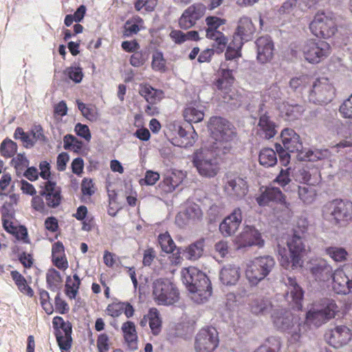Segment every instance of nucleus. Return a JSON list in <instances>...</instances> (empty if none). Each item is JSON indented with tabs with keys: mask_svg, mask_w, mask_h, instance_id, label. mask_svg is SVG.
Wrapping results in <instances>:
<instances>
[{
	"mask_svg": "<svg viewBox=\"0 0 352 352\" xmlns=\"http://www.w3.org/2000/svg\"><path fill=\"white\" fill-rule=\"evenodd\" d=\"M307 236L298 230H294L293 234L288 238L287 245L289 254L286 250L278 247V254L281 256L280 263L286 270H296L303 265V257L307 253Z\"/></svg>",
	"mask_w": 352,
	"mask_h": 352,
	"instance_id": "1",
	"label": "nucleus"
},
{
	"mask_svg": "<svg viewBox=\"0 0 352 352\" xmlns=\"http://www.w3.org/2000/svg\"><path fill=\"white\" fill-rule=\"evenodd\" d=\"M181 274L183 283L190 292L192 300L201 303L211 296L210 280L201 271L195 267H189L183 269Z\"/></svg>",
	"mask_w": 352,
	"mask_h": 352,
	"instance_id": "2",
	"label": "nucleus"
},
{
	"mask_svg": "<svg viewBox=\"0 0 352 352\" xmlns=\"http://www.w3.org/2000/svg\"><path fill=\"white\" fill-rule=\"evenodd\" d=\"M211 131L210 144L218 153H231L234 144L235 133L232 124L221 117H212L209 122Z\"/></svg>",
	"mask_w": 352,
	"mask_h": 352,
	"instance_id": "3",
	"label": "nucleus"
},
{
	"mask_svg": "<svg viewBox=\"0 0 352 352\" xmlns=\"http://www.w3.org/2000/svg\"><path fill=\"white\" fill-rule=\"evenodd\" d=\"M212 145L196 150L192 155V162L200 175L212 178L215 177L219 170V164L217 157L228 154V153H218L215 151Z\"/></svg>",
	"mask_w": 352,
	"mask_h": 352,
	"instance_id": "4",
	"label": "nucleus"
},
{
	"mask_svg": "<svg viewBox=\"0 0 352 352\" xmlns=\"http://www.w3.org/2000/svg\"><path fill=\"white\" fill-rule=\"evenodd\" d=\"M322 212L327 220L336 225L344 226L352 220V202L334 199L324 206Z\"/></svg>",
	"mask_w": 352,
	"mask_h": 352,
	"instance_id": "5",
	"label": "nucleus"
},
{
	"mask_svg": "<svg viewBox=\"0 0 352 352\" xmlns=\"http://www.w3.org/2000/svg\"><path fill=\"white\" fill-rule=\"evenodd\" d=\"M275 263L274 258L270 256L256 257L248 263L245 270V276L250 285H258L272 272Z\"/></svg>",
	"mask_w": 352,
	"mask_h": 352,
	"instance_id": "6",
	"label": "nucleus"
},
{
	"mask_svg": "<svg viewBox=\"0 0 352 352\" xmlns=\"http://www.w3.org/2000/svg\"><path fill=\"white\" fill-rule=\"evenodd\" d=\"M310 29L317 37H331L337 32L335 16L332 13L318 12L310 23Z\"/></svg>",
	"mask_w": 352,
	"mask_h": 352,
	"instance_id": "7",
	"label": "nucleus"
},
{
	"mask_svg": "<svg viewBox=\"0 0 352 352\" xmlns=\"http://www.w3.org/2000/svg\"><path fill=\"white\" fill-rule=\"evenodd\" d=\"M338 307L334 300L325 298L322 300L320 307H315L307 314V321L316 327H319L333 318L338 311Z\"/></svg>",
	"mask_w": 352,
	"mask_h": 352,
	"instance_id": "8",
	"label": "nucleus"
},
{
	"mask_svg": "<svg viewBox=\"0 0 352 352\" xmlns=\"http://www.w3.org/2000/svg\"><path fill=\"white\" fill-rule=\"evenodd\" d=\"M219 342L217 329L213 327L202 328L195 340L196 352H214Z\"/></svg>",
	"mask_w": 352,
	"mask_h": 352,
	"instance_id": "9",
	"label": "nucleus"
},
{
	"mask_svg": "<svg viewBox=\"0 0 352 352\" xmlns=\"http://www.w3.org/2000/svg\"><path fill=\"white\" fill-rule=\"evenodd\" d=\"M334 95V89L327 78L317 79L313 82L309 99L315 104H323L331 102Z\"/></svg>",
	"mask_w": 352,
	"mask_h": 352,
	"instance_id": "10",
	"label": "nucleus"
},
{
	"mask_svg": "<svg viewBox=\"0 0 352 352\" xmlns=\"http://www.w3.org/2000/svg\"><path fill=\"white\" fill-rule=\"evenodd\" d=\"M54 335L57 343L62 351H68L72 346V325L70 322H65L60 316H55L52 320Z\"/></svg>",
	"mask_w": 352,
	"mask_h": 352,
	"instance_id": "11",
	"label": "nucleus"
},
{
	"mask_svg": "<svg viewBox=\"0 0 352 352\" xmlns=\"http://www.w3.org/2000/svg\"><path fill=\"white\" fill-rule=\"evenodd\" d=\"M305 59L311 63H318L330 53V45L324 41H307L302 47Z\"/></svg>",
	"mask_w": 352,
	"mask_h": 352,
	"instance_id": "12",
	"label": "nucleus"
},
{
	"mask_svg": "<svg viewBox=\"0 0 352 352\" xmlns=\"http://www.w3.org/2000/svg\"><path fill=\"white\" fill-rule=\"evenodd\" d=\"M206 21L208 26V28L206 30V37L214 41L213 47H216L217 52L220 54L224 50L228 39L221 32L217 30V29L220 25L224 24L226 20L217 16H208L206 19Z\"/></svg>",
	"mask_w": 352,
	"mask_h": 352,
	"instance_id": "13",
	"label": "nucleus"
},
{
	"mask_svg": "<svg viewBox=\"0 0 352 352\" xmlns=\"http://www.w3.org/2000/svg\"><path fill=\"white\" fill-rule=\"evenodd\" d=\"M49 208H56L62 204L63 196L61 188L56 182L48 180L43 183L39 190Z\"/></svg>",
	"mask_w": 352,
	"mask_h": 352,
	"instance_id": "14",
	"label": "nucleus"
},
{
	"mask_svg": "<svg viewBox=\"0 0 352 352\" xmlns=\"http://www.w3.org/2000/svg\"><path fill=\"white\" fill-rule=\"evenodd\" d=\"M178 292L168 279H157L155 282V300L159 304L171 305L178 298Z\"/></svg>",
	"mask_w": 352,
	"mask_h": 352,
	"instance_id": "15",
	"label": "nucleus"
},
{
	"mask_svg": "<svg viewBox=\"0 0 352 352\" xmlns=\"http://www.w3.org/2000/svg\"><path fill=\"white\" fill-rule=\"evenodd\" d=\"M333 287L338 294H346L352 292V264L346 265L342 270L334 272Z\"/></svg>",
	"mask_w": 352,
	"mask_h": 352,
	"instance_id": "16",
	"label": "nucleus"
},
{
	"mask_svg": "<svg viewBox=\"0 0 352 352\" xmlns=\"http://www.w3.org/2000/svg\"><path fill=\"white\" fill-rule=\"evenodd\" d=\"M223 189L230 197L240 199L248 193V182L239 175H227Z\"/></svg>",
	"mask_w": 352,
	"mask_h": 352,
	"instance_id": "17",
	"label": "nucleus"
},
{
	"mask_svg": "<svg viewBox=\"0 0 352 352\" xmlns=\"http://www.w3.org/2000/svg\"><path fill=\"white\" fill-rule=\"evenodd\" d=\"M352 338L350 329L346 326H338L325 334L327 342L335 348H340L349 343Z\"/></svg>",
	"mask_w": 352,
	"mask_h": 352,
	"instance_id": "18",
	"label": "nucleus"
},
{
	"mask_svg": "<svg viewBox=\"0 0 352 352\" xmlns=\"http://www.w3.org/2000/svg\"><path fill=\"white\" fill-rule=\"evenodd\" d=\"M236 240L239 248L252 245L263 247L264 245V240L262 239L261 233L254 227L249 226L244 228Z\"/></svg>",
	"mask_w": 352,
	"mask_h": 352,
	"instance_id": "19",
	"label": "nucleus"
},
{
	"mask_svg": "<svg viewBox=\"0 0 352 352\" xmlns=\"http://www.w3.org/2000/svg\"><path fill=\"white\" fill-rule=\"evenodd\" d=\"M264 104H261L258 109L259 120L258 123V130L267 140L274 138L278 131L277 125L273 121L267 111H263Z\"/></svg>",
	"mask_w": 352,
	"mask_h": 352,
	"instance_id": "20",
	"label": "nucleus"
},
{
	"mask_svg": "<svg viewBox=\"0 0 352 352\" xmlns=\"http://www.w3.org/2000/svg\"><path fill=\"white\" fill-rule=\"evenodd\" d=\"M309 271L316 280L328 281L333 279V270L332 267L325 261L319 260L310 263Z\"/></svg>",
	"mask_w": 352,
	"mask_h": 352,
	"instance_id": "21",
	"label": "nucleus"
},
{
	"mask_svg": "<svg viewBox=\"0 0 352 352\" xmlns=\"http://www.w3.org/2000/svg\"><path fill=\"white\" fill-rule=\"evenodd\" d=\"M287 291L285 295L288 302L292 305L294 308L300 309L302 307L303 299V291L298 285L295 278L287 277L285 281Z\"/></svg>",
	"mask_w": 352,
	"mask_h": 352,
	"instance_id": "22",
	"label": "nucleus"
},
{
	"mask_svg": "<svg viewBox=\"0 0 352 352\" xmlns=\"http://www.w3.org/2000/svg\"><path fill=\"white\" fill-rule=\"evenodd\" d=\"M255 31V28L248 17H242L239 21L236 31L234 36V42L237 43L238 48H241L243 41H248L252 38Z\"/></svg>",
	"mask_w": 352,
	"mask_h": 352,
	"instance_id": "23",
	"label": "nucleus"
},
{
	"mask_svg": "<svg viewBox=\"0 0 352 352\" xmlns=\"http://www.w3.org/2000/svg\"><path fill=\"white\" fill-rule=\"evenodd\" d=\"M282 143L285 148L290 153L300 154L303 150L300 136L292 129H285L280 134Z\"/></svg>",
	"mask_w": 352,
	"mask_h": 352,
	"instance_id": "24",
	"label": "nucleus"
},
{
	"mask_svg": "<svg viewBox=\"0 0 352 352\" xmlns=\"http://www.w3.org/2000/svg\"><path fill=\"white\" fill-rule=\"evenodd\" d=\"M241 221V210L240 208H236L221 222L219 226V230L224 236H231L238 230Z\"/></svg>",
	"mask_w": 352,
	"mask_h": 352,
	"instance_id": "25",
	"label": "nucleus"
},
{
	"mask_svg": "<svg viewBox=\"0 0 352 352\" xmlns=\"http://www.w3.org/2000/svg\"><path fill=\"white\" fill-rule=\"evenodd\" d=\"M185 176L182 170H168L164 175L163 182L159 184V188L164 192H170L182 182Z\"/></svg>",
	"mask_w": 352,
	"mask_h": 352,
	"instance_id": "26",
	"label": "nucleus"
},
{
	"mask_svg": "<svg viewBox=\"0 0 352 352\" xmlns=\"http://www.w3.org/2000/svg\"><path fill=\"white\" fill-rule=\"evenodd\" d=\"M257 60L261 63L270 61L273 57L274 43L269 36H261L256 41Z\"/></svg>",
	"mask_w": 352,
	"mask_h": 352,
	"instance_id": "27",
	"label": "nucleus"
},
{
	"mask_svg": "<svg viewBox=\"0 0 352 352\" xmlns=\"http://www.w3.org/2000/svg\"><path fill=\"white\" fill-rule=\"evenodd\" d=\"M274 324L282 331H290L295 325L296 321L293 314L287 310H278L273 316Z\"/></svg>",
	"mask_w": 352,
	"mask_h": 352,
	"instance_id": "28",
	"label": "nucleus"
},
{
	"mask_svg": "<svg viewBox=\"0 0 352 352\" xmlns=\"http://www.w3.org/2000/svg\"><path fill=\"white\" fill-rule=\"evenodd\" d=\"M121 330L124 342L131 351L138 349V334L135 325L132 321H126L122 324Z\"/></svg>",
	"mask_w": 352,
	"mask_h": 352,
	"instance_id": "29",
	"label": "nucleus"
},
{
	"mask_svg": "<svg viewBox=\"0 0 352 352\" xmlns=\"http://www.w3.org/2000/svg\"><path fill=\"white\" fill-rule=\"evenodd\" d=\"M271 201L280 202L285 204L287 207L289 205L285 201V197L278 188H267L256 198V201L260 206H265Z\"/></svg>",
	"mask_w": 352,
	"mask_h": 352,
	"instance_id": "30",
	"label": "nucleus"
},
{
	"mask_svg": "<svg viewBox=\"0 0 352 352\" xmlns=\"http://www.w3.org/2000/svg\"><path fill=\"white\" fill-rule=\"evenodd\" d=\"M52 258L53 264L59 270H65L68 267V261L62 242L57 241L52 245Z\"/></svg>",
	"mask_w": 352,
	"mask_h": 352,
	"instance_id": "31",
	"label": "nucleus"
},
{
	"mask_svg": "<svg viewBox=\"0 0 352 352\" xmlns=\"http://www.w3.org/2000/svg\"><path fill=\"white\" fill-rule=\"evenodd\" d=\"M250 307L252 314L255 315H265L270 313L272 309V304L268 298L260 296L251 300Z\"/></svg>",
	"mask_w": 352,
	"mask_h": 352,
	"instance_id": "32",
	"label": "nucleus"
},
{
	"mask_svg": "<svg viewBox=\"0 0 352 352\" xmlns=\"http://www.w3.org/2000/svg\"><path fill=\"white\" fill-rule=\"evenodd\" d=\"M240 278V269L234 265L224 266L220 272V280L226 285H232L236 283Z\"/></svg>",
	"mask_w": 352,
	"mask_h": 352,
	"instance_id": "33",
	"label": "nucleus"
},
{
	"mask_svg": "<svg viewBox=\"0 0 352 352\" xmlns=\"http://www.w3.org/2000/svg\"><path fill=\"white\" fill-rule=\"evenodd\" d=\"M188 129H184V133L179 137L173 138V144L180 147L192 146L197 138V134L192 126H188Z\"/></svg>",
	"mask_w": 352,
	"mask_h": 352,
	"instance_id": "34",
	"label": "nucleus"
},
{
	"mask_svg": "<svg viewBox=\"0 0 352 352\" xmlns=\"http://www.w3.org/2000/svg\"><path fill=\"white\" fill-rule=\"evenodd\" d=\"M290 188L291 191H296L298 190L299 198L306 204H311L315 199L316 193L315 189L311 185H307L303 186H296L292 184L285 190L287 191Z\"/></svg>",
	"mask_w": 352,
	"mask_h": 352,
	"instance_id": "35",
	"label": "nucleus"
},
{
	"mask_svg": "<svg viewBox=\"0 0 352 352\" xmlns=\"http://www.w3.org/2000/svg\"><path fill=\"white\" fill-rule=\"evenodd\" d=\"M81 280L77 274L66 278L65 294L71 300L75 299L78 294Z\"/></svg>",
	"mask_w": 352,
	"mask_h": 352,
	"instance_id": "36",
	"label": "nucleus"
},
{
	"mask_svg": "<svg viewBox=\"0 0 352 352\" xmlns=\"http://www.w3.org/2000/svg\"><path fill=\"white\" fill-rule=\"evenodd\" d=\"M10 276L18 289L22 294L30 298L34 296L33 289L28 285L25 278L20 272L16 270H12L10 272Z\"/></svg>",
	"mask_w": 352,
	"mask_h": 352,
	"instance_id": "37",
	"label": "nucleus"
},
{
	"mask_svg": "<svg viewBox=\"0 0 352 352\" xmlns=\"http://www.w3.org/2000/svg\"><path fill=\"white\" fill-rule=\"evenodd\" d=\"M182 216L186 219L185 224H194L201 221L203 212L198 205L192 204L189 206L182 214L177 215V220Z\"/></svg>",
	"mask_w": 352,
	"mask_h": 352,
	"instance_id": "38",
	"label": "nucleus"
},
{
	"mask_svg": "<svg viewBox=\"0 0 352 352\" xmlns=\"http://www.w3.org/2000/svg\"><path fill=\"white\" fill-rule=\"evenodd\" d=\"M204 238H201L199 240L190 244L186 248L188 258L191 260H197L199 258H200L204 252Z\"/></svg>",
	"mask_w": 352,
	"mask_h": 352,
	"instance_id": "39",
	"label": "nucleus"
},
{
	"mask_svg": "<svg viewBox=\"0 0 352 352\" xmlns=\"http://www.w3.org/2000/svg\"><path fill=\"white\" fill-rule=\"evenodd\" d=\"M259 162L265 167L274 166L277 162L276 153L269 148L262 149L259 154Z\"/></svg>",
	"mask_w": 352,
	"mask_h": 352,
	"instance_id": "40",
	"label": "nucleus"
},
{
	"mask_svg": "<svg viewBox=\"0 0 352 352\" xmlns=\"http://www.w3.org/2000/svg\"><path fill=\"white\" fill-rule=\"evenodd\" d=\"M327 255L336 262H344L347 260L348 252L342 247L331 246L324 249Z\"/></svg>",
	"mask_w": 352,
	"mask_h": 352,
	"instance_id": "41",
	"label": "nucleus"
},
{
	"mask_svg": "<svg viewBox=\"0 0 352 352\" xmlns=\"http://www.w3.org/2000/svg\"><path fill=\"white\" fill-rule=\"evenodd\" d=\"M63 281L62 276L59 272L55 269H50L46 274V282L48 288L54 291L59 288Z\"/></svg>",
	"mask_w": 352,
	"mask_h": 352,
	"instance_id": "42",
	"label": "nucleus"
},
{
	"mask_svg": "<svg viewBox=\"0 0 352 352\" xmlns=\"http://www.w3.org/2000/svg\"><path fill=\"white\" fill-rule=\"evenodd\" d=\"M39 300L41 306L47 315H51L54 311V307L52 304L49 293L43 289H38Z\"/></svg>",
	"mask_w": 352,
	"mask_h": 352,
	"instance_id": "43",
	"label": "nucleus"
},
{
	"mask_svg": "<svg viewBox=\"0 0 352 352\" xmlns=\"http://www.w3.org/2000/svg\"><path fill=\"white\" fill-rule=\"evenodd\" d=\"M39 300L41 306L47 315H51L54 311V307L52 304L49 293L43 289H38Z\"/></svg>",
	"mask_w": 352,
	"mask_h": 352,
	"instance_id": "44",
	"label": "nucleus"
},
{
	"mask_svg": "<svg viewBox=\"0 0 352 352\" xmlns=\"http://www.w3.org/2000/svg\"><path fill=\"white\" fill-rule=\"evenodd\" d=\"M184 116L188 122H199L204 119V113L201 109H198L194 107H188L185 109Z\"/></svg>",
	"mask_w": 352,
	"mask_h": 352,
	"instance_id": "45",
	"label": "nucleus"
},
{
	"mask_svg": "<svg viewBox=\"0 0 352 352\" xmlns=\"http://www.w3.org/2000/svg\"><path fill=\"white\" fill-rule=\"evenodd\" d=\"M63 142V147L65 150H71L76 153H78L82 148L83 146L80 140H78L75 136L71 134H67L64 137Z\"/></svg>",
	"mask_w": 352,
	"mask_h": 352,
	"instance_id": "46",
	"label": "nucleus"
},
{
	"mask_svg": "<svg viewBox=\"0 0 352 352\" xmlns=\"http://www.w3.org/2000/svg\"><path fill=\"white\" fill-rule=\"evenodd\" d=\"M17 151L16 144L11 140H4L0 146V152L2 156L6 158L13 157Z\"/></svg>",
	"mask_w": 352,
	"mask_h": 352,
	"instance_id": "47",
	"label": "nucleus"
},
{
	"mask_svg": "<svg viewBox=\"0 0 352 352\" xmlns=\"http://www.w3.org/2000/svg\"><path fill=\"white\" fill-rule=\"evenodd\" d=\"M158 243L162 250L167 254L173 252L176 248L174 241L167 232L160 234L158 236Z\"/></svg>",
	"mask_w": 352,
	"mask_h": 352,
	"instance_id": "48",
	"label": "nucleus"
},
{
	"mask_svg": "<svg viewBox=\"0 0 352 352\" xmlns=\"http://www.w3.org/2000/svg\"><path fill=\"white\" fill-rule=\"evenodd\" d=\"M223 98L224 102L233 108H239L243 102V97L232 91L225 92Z\"/></svg>",
	"mask_w": 352,
	"mask_h": 352,
	"instance_id": "49",
	"label": "nucleus"
},
{
	"mask_svg": "<svg viewBox=\"0 0 352 352\" xmlns=\"http://www.w3.org/2000/svg\"><path fill=\"white\" fill-rule=\"evenodd\" d=\"M219 74L220 77L214 83L216 87L222 86L223 81H226L227 85H232L234 80L232 76V69H229L228 66L226 68L221 67L219 71Z\"/></svg>",
	"mask_w": 352,
	"mask_h": 352,
	"instance_id": "50",
	"label": "nucleus"
},
{
	"mask_svg": "<svg viewBox=\"0 0 352 352\" xmlns=\"http://www.w3.org/2000/svg\"><path fill=\"white\" fill-rule=\"evenodd\" d=\"M76 102L78 109L84 117L91 121L96 119L97 116L94 106L86 104L82 102H80L79 100H77Z\"/></svg>",
	"mask_w": 352,
	"mask_h": 352,
	"instance_id": "51",
	"label": "nucleus"
},
{
	"mask_svg": "<svg viewBox=\"0 0 352 352\" xmlns=\"http://www.w3.org/2000/svg\"><path fill=\"white\" fill-rule=\"evenodd\" d=\"M206 8L202 4H194L188 7L186 10V14L190 16L195 22L201 19L205 13Z\"/></svg>",
	"mask_w": 352,
	"mask_h": 352,
	"instance_id": "52",
	"label": "nucleus"
},
{
	"mask_svg": "<svg viewBox=\"0 0 352 352\" xmlns=\"http://www.w3.org/2000/svg\"><path fill=\"white\" fill-rule=\"evenodd\" d=\"M15 139H19L26 148L32 147L34 145V141L30 138V135L25 133L21 127H17L14 133Z\"/></svg>",
	"mask_w": 352,
	"mask_h": 352,
	"instance_id": "53",
	"label": "nucleus"
},
{
	"mask_svg": "<svg viewBox=\"0 0 352 352\" xmlns=\"http://www.w3.org/2000/svg\"><path fill=\"white\" fill-rule=\"evenodd\" d=\"M111 340L107 333H100L96 340L98 352H109L111 346Z\"/></svg>",
	"mask_w": 352,
	"mask_h": 352,
	"instance_id": "54",
	"label": "nucleus"
},
{
	"mask_svg": "<svg viewBox=\"0 0 352 352\" xmlns=\"http://www.w3.org/2000/svg\"><path fill=\"white\" fill-rule=\"evenodd\" d=\"M311 82V78L308 76H301L295 77L290 80L289 87L294 90L302 89Z\"/></svg>",
	"mask_w": 352,
	"mask_h": 352,
	"instance_id": "55",
	"label": "nucleus"
},
{
	"mask_svg": "<svg viewBox=\"0 0 352 352\" xmlns=\"http://www.w3.org/2000/svg\"><path fill=\"white\" fill-rule=\"evenodd\" d=\"M154 88L148 85H142L140 88V94L143 96L149 104L147 106L148 109H151L154 104V93L153 91Z\"/></svg>",
	"mask_w": 352,
	"mask_h": 352,
	"instance_id": "56",
	"label": "nucleus"
},
{
	"mask_svg": "<svg viewBox=\"0 0 352 352\" xmlns=\"http://www.w3.org/2000/svg\"><path fill=\"white\" fill-rule=\"evenodd\" d=\"M31 205L34 210L42 214L47 213L49 208L45 204V200L40 194L32 197Z\"/></svg>",
	"mask_w": 352,
	"mask_h": 352,
	"instance_id": "57",
	"label": "nucleus"
},
{
	"mask_svg": "<svg viewBox=\"0 0 352 352\" xmlns=\"http://www.w3.org/2000/svg\"><path fill=\"white\" fill-rule=\"evenodd\" d=\"M54 311L60 314H65L69 311L68 303L61 298L60 294L58 293L54 298Z\"/></svg>",
	"mask_w": 352,
	"mask_h": 352,
	"instance_id": "58",
	"label": "nucleus"
},
{
	"mask_svg": "<svg viewBox=\"0 0 352 352\" xmlns=\"http://www.w3.org/2000/svg\"><path fill=\"white\" fill-rule=\"evenodd\" d=\"M106 314L113 318H117L122 314V302H113L106 308Z\"/></svg>",
	"mask_w": 352,
	"mask_h": 352,
	"instance_id": "59",
	"label": "nucleus"
},
{
	"mask_svg": "<svg viewBox=\"0 0 352 352\" xmlns=\"http://www.w3.org/2000/svg\"><path fill=\"white\" fill-rule=\"evenodd\" d=\"M148 58L146 52H135L130 58V63L133 67H140L144 65Z\"/></svg>",
	"mask_w": 352,
	"mask_h": 352,
	"instance_id": "60",
	"label": "nucleus"
},
{
	"mask_svg": "<svg viewBox=\"0 0 352 352\" xmlns=\"http://www.w3.org/2000/svg\"><path fill=\"white\" fill-rule=\"evenodd\" d=\"M68 77L76 83L81 82L83 78L82 69L79 67H71L67 69Z\"/></svg>",
	"mask_w": 352,
	"mask_h": 352,
	"instance_id": "61",
	"label": "nucleus"
},
{
	"mask_svg": "<svg viewBox=\"0 0 352 352\" xmlns=\"http://www.w3.org/2000/svg\"><path fill=\"white\" fill-rule=\"evenodd\" d=\"M291 168H288L285 170L282 169L275 179L283 188H285L287 185L292 181L290 178Z\"/></svg>",
	"mask_w": 352,
	"mask_h": 352,
	"instance_id": "62",
	"label": "nucleus"
},
{
	"mask_svg": "<svg viewBox=\"0 0 352 352\" xmlns=\"http://www.w3.org/2000/svg\"><path fill=\"white\" fill-rule=\"evenodd\" d=\"M74 130L78 136L84 138L87 142L90 141L91 135L87 125L77 123L75 126Z\"/></svg>",
	"mask_w": 352,
	"mask_h": 352,
	"instance_id": "63",
	"label": "nucleus"
},
{
	"mask_svg": "<svg viewBox=\"0 0 352 352\" xmlns=\"http://www.w3.org/2000/svg\"><path fill=\"white\" fill-rule=\"evenodd\" d=\"M18 258L25 268L30 269L33 266L34 260L32 254L22 252L19 254Z\"/></svg>",
	"mask_w": 352,
	"mask_h": 352,
	"instance_id": "64",
	"label": "nucleus"
}]
</instances>
